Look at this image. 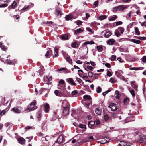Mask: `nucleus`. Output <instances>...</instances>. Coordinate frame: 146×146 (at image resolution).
<instances>
[{
  "label": "nucleus",
  "mask_w": 146,
  "mask_h": 146,
  "mask_svg": "<svg viewBox=\"0 0 146 146\" xmlns=\"http://www.w3.org/2000/svg\"><path fill=\"white\" fill-rule=\"evenodd\" d=\"M79 127L80 128L86 129V126L85 125L80 124L79 125Z\"/></svg>",
  "instance_id": "603ef678"
},
{
  "label": "nucleus",
  "mask_w": 146,
  "mask_h": 146,
  "mask_svg": "<svg viewBox=\"0 0 146 146\" xmlns=\"http://www.w3.org/2000/svg\"><path fill=\"white\" fill-rule=\"evenodd\" d=\"M40 69L38 70V72H39V75H41L43 73L44 71V69L43 66H41L40 67Z\"/></svg>",
  "instance_id": "393cba45"
},
{
  "label": "nucleus",
  "mask_w": 146,
  "mask_h": 146,
  "mask_svg": "<svg viewBox=\"0 0 146 146\" xmlns=\"http://www.w3.org/2000/svg\"><path fill=\"white\" fill-rule=\"evenodd\" d=\"M18 141L19 143L21 144H23L25 142V139L22 137L19 138L18 139Z\"/></svg>",
  "instance_id": "dca6fc26"
},
{
  "label": "nucleus",
  "mask_w": 146,
  "mask_h": 146,
  "mask_svg": "<svg viewBox=\"0 0 146 146\" xmlns=\"http://www.w3.org/2000/svg\"><path fill=\"white\" fill-rule=\"evenodd\" d=\"M95 123L94 121H90L88 123V126L90 128H92V127L94 125Z\"/></svg>",
  "instance_id": "a211bd4d"
},
{
  "label": "nucleus",
  "mask_w": 146,
  "mask_h": 146,
  "mask_svg": "<svg viewBox=\"0 0 146 146\" xmlns=\"http://www.w3.org/2000/svg\"><path fill=\"white\" fill-rule=\"evenodd\" d=\"M98 142L100 143L104 144L108 142V141L104 139H103L102 140L98 141Z\"/></svg>",
  "instance_id": "c85d7f7f"
},
{
  "label": "nucleus",
  "mask_w": 146,
  "mask_h": 146,
  "mask_svg": "<svg viewBox=\"0 0 146 146\" xmlns=\"http://www.w3.org/2000/svg\"><path fill=\"white\" fill-rule=\"evenodd\" d=\"M115 40L113 39H110L108 40L107 43L110 45H112L113 44Z\"/></svg>",
  "instance_id": "aec40b11"
},
{
  "label": "nucleus",
  "mask_w": 146,
  "mask_h": 146,
  "mask_svg": "<svg viewBox=\"0 0 146 146\" xmlns=\"http://www.w3.org/2000/svg\"><path fill=\"white\" fill-rule=\"evenodd\" d=\"M76 24L78 25H82V22L80 20H78L76 22Z\"/></svg>",
  "instance_id": "8fccbe9b"
},
{
  "label": "nucleus",
  "mask_w": 146,
  "mask_h": 146,
  "mask_svg": "<svg viewBox=\"0 0 146 146\" xmlns=\"http://www.w3.org/2000/svg\"><path fill=\"white\" fill-rule=\"evenodd\" d=\"M31 106H28V107L26 108L25 111L27 112H29L31 111L35 110L37 108V107L35 106L34 107H32Z\"/></svg>",
  "instance_id": "423d86ee"
},
{
  "label": "nucleus",
  "mask_w": 146,
  "mask_h": 146,
  "mask_svg": "<svg viewBox=\"0 0 146 146\" xmlns=\"http://www.w3.org/2000/svg\"><path fill=\"white\" fill-rule=\"evenodd\" d=\"M63 140V137L62 136L60 135L58 138L56 142L60 144L62 141Z\"/></svg>",
  "instance_id": "f3484780"
},
{
  "label": "nucleus",
  "mask_w": 146,
  "mask_h": 146,
  "mask_svg": "<svg viewBox=\"0 0 146 146\" xmlns=\"http://www.w3.org/2000/svg\"><path fill=\"white\" fill-rule=\"evenodd\" d=\"M63 71L66 74L71 72V71L70 70H68L65 67L64 68Z\"/></svg>",
  "instance_id": "f704fd0d"
},
{
  "label": "nucleus",
  "mask_w": 146,
  "mask_h": 146,
  "mask_svg": "<svg viewBox=\"0 0 146 146\" xmlns=\"http://www.w3.org/2000/svg\"><path fill=\"white\" fill-rule=\"evenodd\" d=\"M79 46V44L77 42H75L71 44V46L74 48H77Z\"/></svg>",
  "instance_id": "b1692460"
},
{
  "label": "nucleus",
  "mask_w": 146,
  "mask_h": 146,
  "mask_svg": "<svg viewBox=\"0 0 146 146\" xmlns=\"http://www.w3.org/2000/svg\"><path fill=\"white\" fill-rule=\"evenodd\" d=\"M54 92L55 95L57 96H61L62 95L61 92L58 91V90H55Z\"/></svg>",
  "instance_id": "7c9ffc66"
},
{
  "label": "nucleus",
  "mask_w": 146,
  "mask_h": 146,
  "mask_svg": "<svg viewBox=\"0 0 146 146\" xmlns=\"http://www.w3.org/2000/svg\"><path fill=\"white\" fill-rule=\"evenodd\" d=\"M101 110L99 108H97L95 110V112L98 115H100L101 113Z\"/></svg>",
  "instance_id": "4be33fe9"
},
{
  "label": "nucleus",
  "mask_w": 146,
  "mask_h": 146,
  "mask_svg": "<svg viewBox=\"0 0 146 146\" xmlns=\"http://www.w3.org/2000/svg\"><path fill=\"white\" fill-rule=\"evenodd\" d=\"M104 118L105 121H107L109 119V117L108 115H104Z\"/></svg>",
  "instance_id": "69168bd1"
},
{
  "label": "nucleus",
  "mask_w": 146,
  "mask_h": 146,
  "mask_svg": "<svg viewBox=\"0 0 146 146\" xmlns=\"http://www.w3.org/2000/svg\"><path fill=\"white\" fill-rule=\"evenodd\" d=\"M63 114L64 115H66L68 114L69 113V108L68 107L64 108L63 111Z\"/></svg>",
  "instance_id": "9b49d317"
},
{
  "label": "nucleus",
  "mask_w": 146,
  "mask_h": 146,
  "mask_svg": "<svg viewBox=\"0 0 146 146\" xmlns=\"http://www.w3.org/2000/svg\"><path fill=\"white\" fill-rule=\"evenodd\" d=\"M78 93V92L76 90H74L71 92V95L72 96H74L77 94Z\"/></svg>",
  "instance_id": "5fc2aeb1"
},
{
  "label": "nucleus",
  "mask_w": 146,
  "mask_h": 146,
  "mask_svg": "<svg viewBox=\"0 0 146 146\" xmlns=\"http://www.w3.org/2000/svg\"><path fill=\"white\" fill-rule=\"evenodd\" d=\"M93 75V73L91 72H89L88 73V76L90 77H92Z\"/></svg>",
  "instance_id": "e2e57ef3"
},
{
  "label": "nucleus",
  "mask_w": 146,
  "mask_h": 146,
  "mask_svg": "<svg viewBox=\"0 0 146 146\" xmlns=\"http://www.w3.org/2000/svg\"><path fill=\"white\" fill-rule=\"evenodd\" d=\"M94 44V42L93 41H86L85 42L82 46L81 47L79 48V49H82V48L83 47L84 48H85L87 49L88 50V49L86 46H85V45L88 44Z\"/></svg>",
  "instance_id": "7ed1b4c3"
},
{
  "label": "nucleus",
  "mask_w": 146,
  "mask_h": 146,
  "mask_svg": "<svg viewBox=\"0 0 146 146\" xmlns=\"http://www.w3.org/2000/svg\"><path fill=\"white\" fill-rule=\"evenodd\" d=\"M131 41L137 44H139L140 42V41L135 39H131Z\"/></svg>",
  "instance_id": "c9c22d12"
},
{
  "label": "nucleus",
  "mask_w": 146,
  "mask_h": 146,
  "mask_svg": "<svg viewBox=\"0 0 146 146\" xmlns=\"http://www.w3.org/2000/svg\"><path fill=\"white\" fill-rule=\"evenodd\" d=\"M109 81L112 83H114L116 82V80L113 78H111L110 80Z\"/></svg>",
  "instance_id": "a19ab883"
},
{
  "label": "nucleus",
  "mask_w": 146,
  "mask_h": 146,
  "mask_svg": "<svg viewBox=\"0 0 146 146\" xmlns=\"http://www.w3.org/2000/svg\"><path fill=\"white\" fill-rule=\"evenodd\" d=\"M55 14L57 16V17L59 18L62 15L61 11L59 9H56Z\"/></svg>",
  "instance_id": "2eb2a0df"
},
{
  "label": "nucleus",
  "mask_w": 146,
  "mask_h": 146,
  "mask_svg": "<svg viewBox=\"0 0 146 146\" xmlns=\"http://www.w3.org/2000/svg\"><path fill=\"white\" fill-rule=\"evenodd\" d=\"M97 50L99 52H102L103 50L102 46V45H100L97 46L96 47Z\"/></svg>",
  "instance_id": "c756f323"
},
{
  "label": "nucleus",
  "mask_w": 146,
  "mask_h": 146,
  "mask_svg": "<svg viewBox=\"0 0 146 146\" xmlns=\"http://www.w3.org/2000/svg\"><path fill=\"white\" fill-rule=\"evenodd\" d=\"M142 61L145 63L146 62V56H144L142 58Z\"/></svg>",
  "instance_id": "338daca9"
},
{
  "label": "nucleus",
  "mask_w": 146,
  "mask_h": 146,
  "mask_svg": "<svg viewBox=\"0 0 146 146\" xmlns=\"http://www.w3.org/2000/svg\"><path fill=\"white\" fill-rule=\"evenodd\" d=\"M17 4L15 1H14L12 4L11 5V7L12 9H14L17 6Z\"/></svg>",
  "instance_id": "e433bc0d"
},
{
  "label": "nucleus",
  "mask_w": 146,
  "mask_h": 146,
  "mask_svg": "<svg viewBox=\"0 0 146 146\" xmlns=\"http://www.w3.org/2000/svg\"><path fill=\"white\" fill-rule=\"evenodd\" d=\"M52 55V50L50 49L47 51L46 53L45 54V56L46 58H50L51 56Z\"/></svg>",
  "instance_id": "1a4fd4ad"
},
{
  "label": "nucleus",
  "mask_w": 146,
  "mask_h": 146,
  "mask_svg": "<svg viewBox=\"0 0 146 146\" xmlns=\"http://www.w3.org/2000/svg\"><path fill=\"white\" fill-rule=\"evenodd\" d=\"M86 29L87 31L90 33H89V35L92 34L94 32V31H92V29L89 27H86Z\"/></svg>",
  "instance_id": "2f4dec72"
},
{
  "label": "nucleus",
  "mask_w": 146,
  "mask_h": 146,
  "mask_svg": "<svg viewBox=\"0 0 146 146\" xmlns=\"http://www.w3.org/2000/svg\"><path fill=\"white\" fill-rule=\"evenodd\" d=\"M29 5H25L23 8L21 9L22 11H25L29 10Z\"/></svg>",
  "instance_id": "473e14b6"
},
{
  "label": "nucleus",
  "mask_w": 146,
  "mask_h": 146,
  "mask_svg": "<svg viewBox=\"0 0 146 146\" xmlns=\"http://www.w3.org/2000/svg\"><path fill=\"white\" fill-rule=\"evenodd\" d=\"M102 89L99 86L96 89V92L98 93H100L101 92Z\"/></svg>",
  "instance_id": "09e8293b"
},
{
  "label": "nucleus",
  "mask_w": 146,
  "mask_h": 146,
  "mask_svg": "<svg viewBox=\"0 0 146 146\" xmlns=\"http://www.w3.org/2000/svg\"><path fill=\"white\" fill-rule=\"evenodd\" d=\"M115 33L116 36L117 37H119L121 34L120 33V32L117 30V29L115 30Z\"/></svg>",
  "instance_id": "bb28decb"
},
{
  "label": "nucleus",
  "mask_w": 146,
  "mask_h": 146,
  "mask_svg": "<svg viewBox=\"0 0 146 146\" xmlns=\"http://www.w3.org/2000/svg\"><path fill=\"white\" fill-rule=\"evenodd\" d=\"M117 29L118 31L120 32V33L121 34H122L123 33L124 31V28L122 27H118Z\"/></svg>",
  "instance_id": "cd10ccee"
},
{
  "label": "nucleus",
  "mask_w": 146,
  "mask_h": 146,
  "mask_svg": "<svg viewBox=\"0 0 146 146\" xmlns=\"http://www.w3.org/2000/svg\"><path fill=\"white\" fill-rule=\"evenodd\" d=\"M60 102L62 103V106L63 108L68 107L69 105V103L66 99H65L64 100H61Z\"/></svg>",
  "instance_id": "39448f33"
},
{
  "label": "nucleus",
  "mask_w": 146,
  "mask_h": 146,
  "mask_svg": "<svg viewBox=\"0 0 146 146\" xmlns=\"http://www.w3.org/2000/svg\"><path fill=\"white\" fill-rule=\"evenodd\" d=\"M130 70H139L141 69L139 68L131 67L130 68Z\"/></svg>",
  "instance_id": "6e6d98bb"
},
{
  "label": "nucleus",
  "mask_w": 146,
  "mask_h": 146,
  "mask_svg": "<svg viewBox=\"0 0 146 146\" xmlns=\"http://www.w3.org/2000/svg\"><path fill=\"white\" fill-rule=\"evenodd\" d=\"M116 94V98L117 99H119V97L121 96L120 94H119V93L118 92H115Z\"/></svg>",
  "instance_id": "3c124183"
},
{
  "label": "nucleus",
  "mask_w": 146,
  "mask_h": 146,
  "mask_svg": "<svg viewBox=\"0 0 146 146\" xmlns=\"http://www.w3.org/2000/svg\"><path fill=\"white\" fill-rule=\"evenodd\" d=\"M116 56L115 55H112L111 57V61H114L116 59Z\"/></svg>",
  "instance_id": "4d7b16f0"
},
{
  "label": "nucleus",
  "mask_w": 146,
  "mask_h": 146,
  "mask_svg": "<svg viewBox=\"0 0 146 146\" xmlns=\"http://www.w3.org/2000/svg\"><path fill=\"white\" fill-rule=\"evenodd\" d=\"M83 31V30L81 28H79L78 29L75 30L74 31V34H77L79 33H82Z\"/></svg>",
  "instance_id": "412c9836"
},
{
  "label": "nucleus",
  "mask_w": 146,
  "mask_h": 146,
  "mask_svg": "<svg viewBox=\"0 0 146 146\" xmlns=\"http://www.w3.org/2000/svg\"><path fill=\"white\" fill-rule=\"evenodd\" d=\"M120 143H119V145L120 146H124L125 144V143L124 141H119Z\"/></svg>",
  "instance_id": "13d9d810"
},
{
  "label": "nucleus",
  "mask_w": 146,
  "mask_h": 146,
  "mask_svg": "<svg viewBox=\"0 0 146 146\" xmlns=\"http://www.w3.org/2000/svg\"><path fill=\"white\" fill-rule=\"evenodd\" d=\"M65 82L64 81L61 79L58 82V88L62 90H65Z\"/></svg>",
  "instance_id": "f03ea898"
},
{
  "label": "nucleus",
  "mask_w": 146,
  "mask_h": 146,
  "mask_svg": "<svg viewBox=\"0 0 146 146\" xmlns=\"http://www.w3.org/2000/svg\"><path fill=\"white\" fill-rule=\"evenodd\" d=\"M130 93L131 94L132 96L134 97L135 96V93L134 90L133 89H132L129 91Z\"/></svg>",
  "instance_id": "49530a36"
},
{
  "label": "nucleus",
  "mask_w": 146,
  "mask_h": 146,
  "mask_svg": "<svg viewBox=\"0 0 146 146\" xmlns=\"http://www.w3.org/2000/svg\"><path fill=\"white\" fill-rule=\"evenodd\" d=\"M106 74L109 77L111 76L112 75V74L111 72L109 71H107Z\"/></svg>",
  "instance_id": "680f3d73"
},
{
  "label": "nucleus",
  "mask_w": 146,
  "mask_h": 146,
  "mask_svg": "<svg viewBox=\"0 0 146 146\" xmlns=\"http://www.w3.org/2000/svg\"><path fill=\"white\" fill-rule=\"evenodd\" d=\"M73 18V16L72 15H68L66 16L65 18L66 20H69Z\"/></svg>",
  "instance_id": "a878e982"
},
{
  "label": "nucleus",
  "mask_w": 146,
  "mask_h": 146,
  "mask_svg": "<svg viewBox=\"0 0 146 146\" xmlns=\"http://www.w3.org/2000/svg\"><path fill=\"white\" fill-rule=\"evenodd\" d=\"M49 108L50 106L48 103H46L44 104L43 109L45 113H48L49 110Z\"/></svg>",
  "instance_id": "0eeeda50"
},
{
  "label": "nucleus",
  "mask_w": 146,
  "mask_h": 146,
  "mask_svg": "<svg viewBox=\"0 0 146 146\" xmlns=\"http://www.w3.org/2000/svg\"><path fill=\"white\" fill-rule=\"evenodd\" d=\"M83 98L84 99L87 100L90 99L91 98V97L90 96L85 95L84 96Z\"/></svg>",
  "instance_id": "37998d69"
},
{
  "label": "nucleus",
  "mask_w": 146,
  "mask_h": 146,
  "mask_svg": "<svg viewBox=\"0 0 146 146\" xmlns=\"http://www.w3.org/2000/svg\"><path fill=\"white\" fill-rule=\"evenodd\" d=\"M139 23L140 24L141 26L142 27H146V21L142 22H139Z\"/></svg>",
  "instance_id": "c03bdc74"
},
{
  "label": "nucleus",
  "mask_w": 146,
  "mask_h": 146,
  "mask_svg": "<svg viewBox=\"0 0 146 146\" xmlns=\"http://www.w3.org/2000/svg\"><path fill=\"white\" fill-rule=\"evenodd\" d=\"M66 61L69 62L70 64L72 63V60L69 57H67L66 58Z\"/></svg>",
  "instance_id": "58836bf2"
},
{
  "label": "nucleus",
  "mask_w": 146,
  "mask_h": 146,
  "mask_svg": "<svg viewBox=\"0 0 146 146\" xmlns=\"http://www.w3.org/2000/svg\"><path fill=\"white\" fill-rule=\"evenodd\" d=\"M76 80L80 84V83L82 82V79L80 78H76Z\"/></svg>",
  "instance_id": "bf43d9fd"
},
{
  "label": "nucleus",
  "mask_w": 146,
  "mask_h": 146,
  "mask_svg": "<svg viewBox=\"0 0 146 146\" xmlns=\"http://www.w3.org/2000/svg\"><path fill=\"white\" fill-rule=\"evenodd\" d=\"M129 7L128 5H121L119 6L115 7L113 8L112 11L116 12L117 11H124L125 9Z\"/></svg>",
  "instance_id": "f257e3e1"
},
{
  "label": "nucleus",
  "mask_w": 146,
  "mask_h": 146,
  "mask_svg": "<svg viewBox=\"0 0 146 146\" xmlns=\"http://www.w3.org/2000/svg\"><path fill=\"white\" fill-rule=\"evenodd\" d=\"M6 62L8 64H13V63L12 62V61L10 60H8V59L7 60H6Z\"/></svg>",
  "instance_id": "864d4df0"
},
{
  "label": "nucleus",
  "mask_w": 146,
  "mask_h": 146,
  "mask_svg": "<svg viewBox=\"0 0 146 146\" xmlns=\"http://www.w3.org/2000/svg\"><path fill=\"white\" fill-rule=\"evenodd\" d=\"M66 81L69 84H71V85L76 86V84L75 82L73 80V79L72 78H67L66 79Z\"/></svg>",
  "instance_id": "9d476101"
},
{
  "label": "nucleus",
  "mask_w": 146,
  "mask_h": 146,
  "mask_svg": "<svg viewBox=\"0 0 146 146\" xmlns=\"http://www.w3.org/2000/svg\"><path fill=\"white\" fill-rule=\"evenodd\" d=\"M12 110L14 112L16 113H21L20 110L18 109V108L16 107H14L12 109Z\"/></svg>",
  "instance_id": "5701e85b"
},
{
  "label": "nucleus",
  "mask_w": 146,
  "mask_h": 146,
  "mask_svg": "<svg viewBox=\"0 0 146 146\" xmlns=\"http://www.w3.org/2000/svg\"><path fill=\"white\" fill-rule=\"evenodd\" d=\"M135 31L136 33L138 35L140 34L139 31L137 27H135Z\"/></svg>",
  "instance_id": "de8ad7c7"
},
{
  "label": "nucleus",
  "mask_w": 146,
  "mask_h": 146,
  "mask_svg": "<svg viewBox=\"0 0 146 146\" xmlns=\"http://www.w3.org/2000/svg\"><path fill=\"white\" fill-rule=\"evenodd\" d=\"M54 51L55 52V54H54V56H53V58L54 57H57L58 56V46H56L54 49Z\"/></svg>",
  "instance_id": "ddd939ff"
},
{
  "label": "nucleus",
  "mask_w": 146,
  "mask_h": 146,
  "mask_svg": "<svg viewBox=\"0 0 146 146\" xmlns=\"http://www.w3.org/2000/svg\"><path fill=\"white\" fill-rule=\"evenodd\" d=\"M129 102V99L128 98H125L123 100V102L125 104H127Z\"/></svg>",
  "instance_id": "4c0bfd02"
},
{
  "label": "nucleus",
  "mask_w": 146,
  "mask_h": 146,
  "mask_svg": "<svg viewBox=\"0 0 146 146\" xmlns=\"http://www.w3.org/2000/svg\"><path fill=\"white\" fill-rule=\"evenodd\" d=\"M117 16L116 15H114L112 17H111L109 20L110 21H113L114 20L117 18Z\"/></svg>",
  "instance_id": "79ce46f5"
},
{
  "label": "nucleus",
  "mask_w": 146,
  "mask_h": 146,
  "mask_svg": "<svg viewBox=\"0 0 146 146\" xmlns=\"http://www.w3.org/2000/svg\"><path fill=\"white\" fill-rule=\"evenodd\" d=\"M104 32V36L105 38H108L111 35V32L105 30L103 31Z\"/></svg>",
  "instance_id": "6e6552de"
},
{
  "label": "nucleus",
  "mask_w": 146,
  "mask_h": 146,
  "mask_svg": "<svg viewBox=\"0 0 146 146\" xmlns=\"http://www.w3.org/2000/svg\"><path fill=\"white\" fill-rule=\"evenodd\" d=\"M109 107L111 109V111H114L116 110L117 108V104L115 103H111L110 105L109 106Z\"/></svg>",
  "instance_id": "20e7f679"
},
{
  "label": "nucleus",
  "mask_w": 146,
  "mask_h": 146,
  "mask_svg": "<svg viewBox=\"0 0 146 146\" xmlns=\"http://www.w3.org/2000/svg\"><path fill=\"white\" fill-rule=\"evenodd\" d=\"M61 39L64 40H67L68 39V35L66 34H62L61 36Z\"/></svg>",
  "instance_id": "4468645a"
},
{
  "label": "nucleus",
  "mask_w": 146,
  "mask_h": 146,
  "mask_svg": "<svg viewBox=\"0 0 146 146\" xmlns=\"http://www.w3.org/2000/svg\"><path fill=\"white\" fill-rule=\"evenodd\" d=\"M133 12L131 11L128 13L126 15V18L127 19L129 20L130 19L132 15L133 14Z\"/></svg>",
  "instance_id": "6ab92c4d"
},
{
  "label": "nucleus",
  "mask_w": 146,
  "mask_h": 146,
  "mask_svg": "<svg viewBox=\"0 0 146 146\" xmlns=\"http://www.w3.org/2000/svg\"><path fill=\"white\" fill-rule=\"evenodd\" d=\"M106 16L105 15L100 16L99 17V19L100 20L104 19L106 18Z\"/></svg>",
  "instance_id": "a18cd8bd"
},
{
  "label": "nucleus",
  "mask_w": 146,
  "mask_h": 146,
  "mask_svg": "<svg viewBox=\"0 0 146 146\" xmlns=\"http://www.w3.org/2000/svg\"><path fill=\"white\" fill-rule=\"evenodd\" d=\"M36 103V101L35 100H34L31 103L29 104V106H35Z\"/></svg>",
  "instance_id": "0e129e2a"
},
{
  "label": "nucleus",
  "mask_w": 146,
  "mask_h": 146,
  "mask_svg": "<svg viewBox=\"0 0 146 146\" xmlns=\"http://www.w3.org/2000/svg\"><path fill=\"white\" fill-rule=\"evenodd\" d=\"M8 5L7 3L2 4L0 5V7H5L7 6Z\"/></svg>",
  "instance_id": "052dcab7"
},
{
  "label": "nucleus",
  "mask_w": 146,
  "mask_h": 146,
  "mask_svg": "<svg viewBox=\"0 0 146 146\" xmlns=\"http://www.w3.org/2000/svg\"><path fill=\"white\" fill-rule=\"evenodd\" d=\"M98 1H95L94 3V4L92 5V7L93 8H94L96 7H97L98 5Z\"/></svg>",
  "instance_id": "72a5a7b5"
},
{
  "label": "nucleus",
  "mask_w": 146,
  "mask_h": 146,
  "mask_svg": "<svg viewBox=\"0 0 146 146\" xmlns=\"http://www.w3.org/2000/svg\"><path fill=\"white\" fill-rule=\"evenodd\" d=\"M123 73V72L121 70H118L115 72L116 75L119 78H121V76Z\"/></svg>",
  "instance_id": "f8f14e48"
},
{
  "label": "nucleus",
  "mask_w": 146,
  "mask_h": 146,
  "mask_svg": "<svg viewBox=\"0 0 146 146\" xmlns=\"http://www.w3.org/2000/svg\"><path fill=\"white\" fill-rule=\"evenodd\" d=\"M60 144L56 142L52 146H59Z\"/></svg>",
  "instance_id": "774afa93"
},
{
  "label": "nucleus",
  "mask_w": 146,
  "mask_h": 146,
  "mask_svg": "<svg viewBox=\"0 0 146 146\" xmlns=\"http://www.w3.org/2000/svg\"><path fill=\"white\" fill-rule=\"evenodd\" d=\"M0 47L3 50H5L6 49L5 47L3 45V44L1 42H0Z\"/></svg>",
  "instance_id": "ea45409f"
}]
</instances>
